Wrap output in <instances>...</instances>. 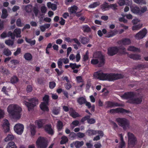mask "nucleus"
Here are the masks:
<instances>
[{
  "instance_id": "4468645a",
  "label": "nucleus",
  "mask_w": 148,
  "mask_h": 148,
  "mask_svg": "<svg viewBox=\"0 0 148 148\" xmlns=\"http://www.w3.org/2000/svg\"><path fill=\"white\" fill-rule=\"evenodd\" d=\"M105 105L106 108L114 107L115 106H123V105L121 104H120L118 103L111 102L110 101H108L105 102Z\"/></svg>"
},
{
  "instance_id": "1a4fd4ad",
  "label": "nucleus",
  "mask_w": 148,
  "mask_h": 148,
  "mask_svg": "<svg viewBox=\"0 0 148 148\" xmlns=\"http://www.w3.org/2000/svg\"><path fill=\"white\" fill-rule=\"evenodd\" d=\"M37 146L38 148H46L47 145L45 139L43 137H39L36 141Z\"/></svg>"
},
{
  "instance_id": "72a5a7b5",
  "label": "nucleus",
  "mask_w": 148,
  "mask_h": 148,
  "mask_svg": "<svg viewBox=\"0 0 148 148\" xmlns=\"http://www.w3.org/2000/svg\"><path fill=\"white\" fill-rule=\"evenodd\" d=\"M61 140L60 142V143L61 145L64 144L68 142V139L67 137L66 136H63L61 138Z\"/></svg>"
},
{
  "instance_id": "774afa93",
  "label": "nucleus",
  "mask_w": 148,
  "mask_h": 148,
  "mask_svg": "<svg viewBox=\"0 0 148 148\" xmlns=\"http://www.w3.org/2000/svg\"><path fill=\"white\" fill-rule=\"evenodd\" d=\"M10 62L12 64L15 65L18 64L19 63V61L17 60H12L10 61Z\"/></svg>"
},
{
  "instance_id": "49530a36",
  "label": "nucleus",
  "mask_w": 148,
  "mask_h": 148,
  "mask_svg": "<svg viewBox=\"0 0 148 148\" xmlns=\"http://www.w3.org/2000/svg\"><path fill=\"white\" fill-rule=\"evenodd\" d=\"M18 81L17 77L16 76H14L10 79V81L12 84H14L17 82Z\"/></svg>"
},
{
  "instance_id": "c9c22d12",
  "label": "nucleus",
  "mask_w": 148,
  "mask_h": 148,
  "mask_svg": "<svg viewBox=\"0 0 148 148\" xmlns=\"http://www.w3.org/2000/svg\"><path fill=\"white\" fill-rule=\"evenodd\" d=\"M100 3L99 1L93 3L90 5L88 7L91 8H93L99 5Z\"/></svg>"
},
{
  "instance_id": "cd10ccee",
  "label": "nucleus",
  "mask_w": 148,
  "mask_h": 148,
  "mask_svg": "<svg viewBox=\"0 0 148 148\" xmlns=\"http://www.w3.org/2000/svg\"><path fill=\"white\" fill-rule=\"evenodd\" d=\"M121 44L126 45L130 44L131 43L130 40L128 38H125L123 39L121 41Z\"/></svg>"
},
{
  "instance_id": "f257e3e1",
  "label": "nucleus",
  "mask_w": 148,
  "mask_h": 148,
  "mask_svg": "<svg viewBox=\"0 0 148 148\" xmlns=\"http://www.w3.org/2000/svg\"><path fill=\"white\" fill-rule=\"evenodd\" d=\"M94 77L101 80L113 81L123 78V76L121 74L104 73L101 71L95 72L93 75Z\"/></svg>"
},
{
  "instance_id": "4d7b16f0",
  "label": "nucleus",
  "mask_w": 148,
  "mask_h": 148,
  "mask_svg": "<svg viewBox=\"0 0 148 148\" xmlns=\"http://www.w3.org/2000/svg\"><path fill=\"white\" fill-rule=\"evenodd\" d=\"M122 16H123V17L119 18V21L120 22H123L125 23H127V21L125 18V15L122 14Z\"/></svg>"
},
{
  "instance_id": "69168bd1",
  "label": "nucleus",
  "mask_w": 148,
  "mask_h": 148,
  "mask_svg": "<svg viewBox=\"0 0 148 148\" xmlns=\"http://www.w3.org/2000/svg\"><path fill=\"white\" fill-rule=\"evenodd\" d=\"M118 4L119 5L121 6L125 5V0H119L118 2Z\"/></svg>"
},
{
  "instance_id": "a18cd8bd",
  "label": "nucleus",
  "mask_w": 148,
  "mask_h": 148,
  "mask_svg": "<svg viewBox=\"0 0 148 148\" xmlns=\"http://www.w3.org/2000/svg\"><path fill=\"white\" fill-rule=\"evenodd\" d=\"M77 101L79 104L81 105L85 103L86 100L83 97H81L78 98Z\"/></svg>"
},
{
  "instance_id": "79ce46f5",
  "label": "nucleus",
  "mask_w": 148,
  "mask_h": 148,
  "mask_svg": "<svg viewBox=\"0 0 148 148\" xmlns=\"http://www.w3.org/2000/svg\"><path fill=\"white\" fill-rule=\"evenodd\" d=\"M128 57L134 60H138L140 58V56L137 55L130 54L128 55Z\"/></svg>"
},
{
  "instance_id": "423d86ee",
  "label": "nucleus",
  "mask_w": 148,
  "mask_h": 148,
  "mask_svg": "<svg viewBox=\"0 0 148 148\" xmlns=\"http://www.w3.org/2000/svg\"><path fill=\"white\" fill-rule=\"evenodd\" d=\"M118 125L126 130L130 128V123L128 120L125 118H119L116 119Z\"/></svg>"
},
{
  "instance_id": "6e6d98bb",
  "label": "nucleus",
  "mask_w": 148,
  "mask_h": 148,
  "mask_svg": "<svg viewBox=\"0 0 148 148\" xmlns=\"http://www.w3.org/2000/svg\"><path fill=\"white\" fill-rule=\"evenodd\" d=\"M63 61L62 58H60L59 59L58 61V67L60 68H62V65Z\"/></svg>"
},
{
  "instance_id": "c756f323",
  "label": "nucleus",
  "mask_w": 148,
  "mask_h": 148,
  "mask_svg": "<svg viewBox=\"0 0 148 148\" xmlns=\"http://www.w3.org/2000/svg\"><path fill=\"white\" fill-rule=\"evenodd\" d=\"M127 50L130 51H136L138 52L140 51V50L139 49L133 46H130L128 47L127 49Z\"/></svg>"
},
{
  "instance_id": "6e6552de",
  "label": "nucleus",
  "mask_w": 148,
  "mask_h": 148,
  "mask_svg": "<svg viewBox=\"0 0 148 148\" xmlns=\"http://www.w3.org/2000/svg\"><path fill=\"white\" fill-rule=\"evenodd\" d=\"M21 29L20 28H17L14 30L13 33L11 31L9 32L8 33V36H10L12 39H14L15 36L16 38H21Z\"/></svg>"
},
{
  "instance_id": "2f4dec72",
  "label": "nucleus",
  "mask_w": 148,
  "mask_h": 148,
  "mask_svg": "<svg viewBox=\"0 0 148 148\" xmlns=\"http://www.w3.org/2000/svg\"><path fill=\"white\" fill-rule=\"evenodd\" d=\"M24 7V10L27 13L30 12L32 9V6L30 5H28L25 6H23V8Z\"/></svg>"
},
{
  "instance_id": "c85d7f7f",
  "label": "nucleus",
  "mask_w": 148,
  "mask_h": 148,
  "mask_svg": "<svg viewBox=\"0 0 148 148\" xmlns=\"http://www.w3.org/2000/svg\"><path fill=\"white\" fill-rule=\"evenodd\" d=\"M24 58L25 60L28 61H30L32 59V56L30 53H27L24 54Z\"/></svg>"
},
{
  "instance_id": "603ef678",
  "label": "nucleus",
  "mask_w": 148,
  "mask_h": 148,
  "mask_svg": "<svg viewBox=\"0 0 148 148\" xmlns=\"http://www.w3.org/2000/svg\"><path fill=\"white\" fill-rule=\"evenodd\" d=\"M71 66L70 67L73 69H74L75 68H78L79 67L81 66L80 65H77L76 64H73L70 63Z\"/></svg>"
},
{
  "instance_id": "680f3d73",
  "label": "nucleus",
  "mask_w": 148,
  "mask_h": 148,
  "mask_svg": "<svg viewBox=\"0 0 148 148\" xmlns=\"http://www.w3.org/2000/svg\"><path fill=\"white\" fill-rule=\"evenodd\" d=\"M16 24L17 26L18 27H21L23 26V25L21 22V20L20 18H18L17 20Z\"/></svg>"
},
{
  "instance_id": "7c9ffc66",
  "label": "nucleus",
  "mask_w": 148,
  "mask_h": 148,
  "mask_svg": "<svg viewBox=\"0 0 148 148\" xmlns=\"http://www.w3.org/2000/svg\"><path fill=\"white\" fill-rule=\"evenodd\" d=\"M74 143L75 146L76 148H79L83 145L84 143L83 141H77L74 142Z\"/></svg>"
},
{
  "instance_id": "aec40b11",
  "label": "nucleus",
  "mask_w": 148,
  "mask_h": 148,
  "mask_svg": "<svg viewBox=\"0 0 148 148\" xmlns=\"http://www.w3.org/2000/svg\"><path fill=\"white\" fill-rule=\"evenodd\" d=\"M45 129L46 131L49 134H52L53 133V131L51 125H46L45 127Z\"/></svg>"
},
{
  "instance_id": "f3484780",
  "label": "nucleus",
  "mask_w": 148,
  "mask_h": 148,
  "mask_svg": "<svg viewBox=\"0 0 148 148\" xmlns=\"http://www.w3.org/2000/svg\"><path fill=\"white\" fill-rule=\"evenodd\" d=\"M36 128V126L34 125H30L28 127V130L30 132L31 135L32 136H34L35 134Z\"/></svg>"
},
{
  "instance_id": "39448f33",
  "label": "nucleus",
  "mask_w": 148,
  "mask_h": 148,
  "mask_svg": "<svg viewBox=\"0 0 148 148\" xmlns=\"http://www.w3.org/2000/svg\"><path fill=\"white\" fill-rule=\"evenodd\" d=\"M93 57V59L90 62L92 64H98L99 67H101L104 64L105 60L103 56L100 52H97L94 53Z\"/></svg>"
},
{
  "instance_id": "6ab92c4d",
  "label": "nucleus",
  "mask_w": 148,
  "mask_h": 148,
  "mask_svg": "<svg viewBox=\"0 0 148 148\" xmlns=\"http://www.w3.org/2000/svg\"><path fill=\"white\" fill-rule=\"evenodd\" d=\"M78 9V7L75 5L71 6V7L69 8L68 10L70 14H75L76 13Z\"/></svg>"
},
{
  "instance_id": "ddd939ff",
  "label": "nucleus",
  "mask_w": 148,
  "mask_h": 148,
  "mask_svg": "<svg viewBox=\"0 0 148 148\" xmlns=\"http://www.w3.org/2000/svg\"><path fill=\"white\" fill-rule=\"evenodd\" d=\"M147 33V30L143 29L136 34L135 36V38L138 40L142 39L145 36Z\"/></svg>"
},
{
  "instance_id": "4c0bfd02",
  "label": "nucleus",
  "mask_w": 148,
  "mask_h": 148,
  "mask_svg": "<svg viewBox=\"0 0 148 148\" xmlns=\"http://www.w3.org/2000/svg\"><path fill=\"white\" fill-rule=\"evenodd\" d=\"M3 53L4 55L6 56H10L12 54L11 51L8 48H5L3 51Z\"/></svg>"
},
{
  "instance_id": "2eb2a0df",
  "label": "nucleus",
  "mask_w": 148,
  "mask_h": 148,
  "mask_svg": "<svg viewBox=\"0 0 148 148\" xmlns=\"http://www.w3.org/2000/svg\"><path fill=\"white\" fill-rule=\"evenodd\" d=\"M2 126L4 129L5 132L9 131L10 130L9 124L8 121L6 119L3 121L2 124Z\"/></svg>"
},
{
  "instance_id": "0e129e2a",
  "label": "nucleus",
  "mask_w": 148,
  "mask_h": 148,
  "mask_svg": "<svg viewBox=\"0 0 148 148\" xmlns=\"http://www.w3.org/2000/svg\"><path fill=\"white\" fill-rule=\"evenodd\" d=\"M21 52V49L20 48L18 47L16 49V50L14 53L15 56H16L20 53Z\"/></svg>"
},
{
  "instance_id": "864d4df0",
  "label": "nucleus",
  "mask_w": 148,
  "mask_h": 148,
  "mask_svg": "<svg viewBox=\"0 0 148 148\" xmlns=\"http://www.w3.org/2000/svg\"><path fill=\"white\" fill-rule=\"evenodd\" d=\"M134 1L137 4H146V2L145 0H134Z\"/></svg>"
},
{
  "instance_id": "5701e85b",
  "label": "nucleus",
  "mask_w": 148,
  "mask_h": 148,
  "mask_svg": "<svg viewBox=\"0 0 148 148\" xmlns=\"http://www.w3.org/2000/svg\"><path fill=\"white\" fill-rule=\"evenodd\" d=\"M69 112L70 115L74 118H75L79 116V115L78 114V113L72 109H71L70 110Z\"/></svg>"
},
{
  "instance_id": "20e7f679",
  "label": "nucleus",
  "mask_w": 148,
  "mask_h": 148,
  "mask_svg": "<svg viewBox=\"0 0 148 148\" xmlns=\"http://www.w3.org/2000/svg\"><path fill=\"white\" fill-rule=\"evenodd\" d=\"M22 99L23 104L27 107L29 111L33 110L34 107L38 104V101L35 98L27 99V97L23 96Z\"/></svg>"
},
{
  "instance_id": "bb28decb",
  "label": "nucleus",
  "mask_w": 148,
  "mask_h": 148,
  "mask_svg": "<svg viewBox=\"0 0 148 148\" xmlns=\"http://www.w3.org/2000/svg\"><path fill=\"white\" fill-rule=\"evenodd\" d=\"M7 11L6 9H3L2 10L1 18L3 19L6 18L8 16Z\"/></svg>"
},
{
  "instance_id": "338daca9",
  "label": "nucleus",
  "mask_w": 148,
  "mask_h": 148,
  "mask_svg": "<svg viewBox=\"0 0 148 148\" xmlns=\"http://www.w3.org/2000/svg\"><path fill=\"white\" fill-rule=\"evenodd\" d=\"M56 83L54 82H50L49 84V87L51 89L53 88L56 86Z\"/></svg>"
},
{
  "instance_id": "052dcab7",
  "label": "nucleus",
  "mask_w": 148,
  "mask_h": 148,
  "mask_svg": "<svg viewBox=\"0 0 148 148\" xmlns=\"http://www.w3.org/2000/svg\"><path fill=\"white\" fill-rule=\"evenodd\" d=\"M49 97L48 95H45L43 98V100L44 102L46 104H48Z\"/></svg>"
},
{
  "instance_id": "a19ab883",
  "label": "nucleus",
  "mask_w": 148,
  "mask_h": 148,
  "mask_svg": "<svg viewBox=\"0 0 148 148\" xmlns=\"http://www.w3.org/2000/svg\"><path fill=\"white\" fill-rule=\"evenodd\" d=\"M60 111V108L59 107H55L52 110V113L55 115H58Z\"/></svg>"
},
{
  "instance_id": "a878e982",
  "label": "nucleus",
  "mask_w": 148,
  "mask_h": 148,
  "mask_svg": "<svg viewBox=\"0 0 148 148\" xmlns=\"http://www.w3.org/2000/svg\"><path fill=\"white\" fill-rule=\"evenodd\" d=\"M6 148H17V147L14 142L11 141L7 144Z\"/></svg>"
},
{
  "instance_id": "bf43d9fd",
  "label": "nucleus",
  "mask_w": 148,
  "mask_h": 148,
  "mask_svg": "<svg viewBox=\"0 0 148 148\" xmlns=\"http://www.w3.org/2000/svg\"><path fill=\"white\" fill-rule=\"evenodd\" d=\"M77 136V134L74 132H72L70 133L69 136L71 139H74Z\"/></svg>"
},
{
  "instance_id": "a211bd4d",
  "label": "nucleus",
  "mask_w": 148,
  "mask_h": 148,
  "mask_svg": "<svg viewBox=\"0 0 148 148\" xmlns=\"http://www.w3.org/2000/svg\"><path fill=\"white\" fill-rule=\"evenodd\" d=\"M131 10L133 13L139 15V8L137 6H131L130 7Z\"/></svg>"
},
{
  "instance_id": "7ed1b4c3",
  "label": "nucleus",
  "mask_w": 148,
  "mask_h": 148,
  "mask_svg": "<svg viewBox=\"0 0 148 148\" xmlns=\"http://www.w3.org/2000/svg\"><path fill=\"white\" fill-rule=\"evenodd\" d=\"M123 99L128 100V102L131 103L138 104L140 103L142 101V98L138 97L133 92H129L125 93L121 96Z\"/></svg>"
},
{
  "instance_id": "37998d69",
  "label": "nucleus",
  "mask_w": 148,
  "mask_h": 148,
  "mask_svg": "<svg viewBox=\"0 0 148 148\" xmlns=\"http://www.w3.org/2000/svg\"><path fill=\"white\" fill-rule=\"evenodd\" d=\"M109 7L108 4L105 2L104 3L101 5V8L103 11L107 10L106 9Z\"/></svg>"
},
{
  "instance_id": "09e8293b",
  "label": "nucleus",
  "mask_w": 148,
  "mask_h": 148,
  "mask_svg": "<svg viewBox=\"0 0 148 148\" xmlns=\"http://www.w3.org/2000/svg\"><path fill=\"white\" fill-rule=\"evenodd\" d=\"M82 29L84 32H88L90 30L89 27L87 25L82 26Z\"/></svg>"
},
{
  "instance_id": "e2e57ef3",
  "label": "nucleus",
  "mask_w": 148,
  "mask_h": 148,
  "mask_svg": "<svg viewBox=\"0 0 148 148\" xmlns=\"http://www.w3.org/2000/svg\"><path fill=\"white\" fill-rule=\"evenodd\" d=\"M88 123L90 124L94 123L95 122V120L94 119H88Z\"/></svg>"
},
{
  "instance_id": "c03bdc74",
  "label": "nucleus",
  "mask_w": 148,
  "mask_h": 148,
  "mask_svg": "<svg viewBox=\"0 0 148 148\" xmlns=\"http://www.w3.org/2000/svg\"><path fill=\"white\" fill-rule=\"evenodd\" d=\"M142 25L141 24H139L137 25L133 26L132 27L133 30H137L140 29L142 27Z\"/></svg>"
},
{
  "instance_id": "473e14b6",
  "label": "nucleus",
  "mask_w": 148,
  "mask_h": 148,
  "mask_svg": "<svg viewBox=\"0 0 148 148\" xmlns=\"http://www.w3.org/2000/svg\"><path fill=\"white\" fill-rule=\"evenodd\" d=\"M79 40L82 44H86L88 42V39L87 38L82 36L79 37Z\"/></svg>"
},
{
  "instance_id": "9d476101",
  "label": "nucleus",
  "mask_w": 148,
  "mask_h": 148,
  "mask_svg": "<svg viewBox=\"0 0 148 148\" xmlns=\"http://www.w3.org/2000/svg\"><path fill=\"white\" fill-rule=\"evenodd\" d=\"M127 136L128 137V145L129 147L133 146L135 144L136 141L135 138L133 134L130 132H128Z\"/></svg>"
},
{
  "instance_id": "dca6fc26",
  "label": "nucleus",
  "mask_w": 148,
  "mask_h": 148,
  "mask_svg": "<svg viewBox=\"0 0 148 148\" xmlns=\"http://www.w3.org/2000/svg\"><path fill=\"white\" fill-rule=\"evenodd\" d=\"M69 58L70 60L73 61H75L76 58V62H78L80 59V56L79 53H78L75 56L73 54H71L69 57Z\"/></svg>"
},
{
  "instance_id": "5fc2aeb1",
  "label": "nucleus",
  "mask_w": 148,
  "mask_h": 148,
  "mask_svg": "<svg viewBox=\"0 0 148 148\" xmlns=\"http://www.w3.org/2000/svg\"><path fill=\"white\" fill-rule=\"evenodd\" d=\"M76 81L77 83H83L84 82V81L83 79L82 76H79L76 77Z\"/></svg>"
},
{
  "instance_id": "f03ea898",
  "label": "nucleus",
  "mask_w": 148,
  "mask_h": 148,
  "mask_svg": "<svg viewBox=\"0 0 148 148\" xmlns=\"http://www.w3.org/2000/svg\"><path fill=\"white\" fill-rule=\"evenodd\" d=\"M7 109L9 115L10 117L15 119H19L20 118L22 109L18 105L14 104H10Z\"/></svg>"
},
{
  "instance_id": "ea45409f",
  "label": "nucleus",
  "mask_w": 148,
  "mask_h": 148,
  "mask_svg": "<svg viewBox=\"0 0 148 148\" xmlns=\"http://www.w3.org/2000/svg\"><path fill=\"white\" fill-rule=\"evenodd\" d=\"M14 138V136L12 134H9L5 138V140L6 142H8L10 140H13Z\"/></svg>"
},
{
  "instance_id": "f8f14e48",
  "label": "nucleus",
  "mask_w": 148,
  "mask_h": 148,
  "mask_svg": "<svg viewBox=\"0 0 148 148\" xmlns=\"http://www.w3.org/2000/svg\"><path fill=\"white\" fill-rule=\"evenodd\" d=\"M108 113L114 114L116 113H129L130 112L123 108H118L116 109H112L108 111Z\"/></svg>"
},
{
  "instance_id": "0eeeda50",
  "label": "nucleus",
  "mask_w": 148,
  "mask_h": 148,
  "mask_svg": "<svg viewBox=\"0 0 148 148\" xmlns=\"http://www.w3.org/2000/svg\"><path fill=\"white\" fill-rule=\"evenodd\" d=\"M122 51V53H126V50L124 47L118 48L116 47H110L108 49V54L110 56H113L116 54L118 51Z\"/></svg>"
},
{
  "instance_id": "3c124183",
  "label": "nucleus",
  "mask_w": 148,
  "mask_h": 148,
  "mask_svg": "<svg viewBox=\"0 0 148 148\" xmlns=\"http://www.w3.org/2000/svg\"><path fill=\"white\" fill-rule=\"evenodd\" d=\"M116 34V32L114 31H111L108 33L106 37L108 38L112 37L115 35Z\"/></svg>"
},
{
  "instance_id": "9b49d317",
  "label": "nucleus",
  "mask_w": 148,
  "mask_h": 148,
  "mask_svg": "<svg viewBox=\"0 0 148 148\" xmlns=\"http://www.w3.org/2000/svg\"><path fill=\"white\" fill-rule=\"evenodd\" d=\"M24 128L23 125L20 123H18L15 125L14 127L15 132L18 135H21L23 133Z\"/></svg>"
},
{
  "instance_id": "b1692460",
  "label": "nucleus",
  "mask_w": 148,
  "mask_h": 148,
  "mask_svg": "<svg viewBox=\"0 0 148 148\" xmlns=\"http://www.w3.org/2000/svg\"><path fill=\"white\" fill-rule=\"evenodd\" d=\"M44 120L43 119H40L36 120L35 121V123L39 128H40L42 127L44 124Z\"/></svg>"
},
{
  "instance_id": "de8ad7c7",
  "label": "nucleus",
  "mask_w": 148,
  "mask_h": 148,
  "mask_svg": "<svg viewBox=\"0 0 148 148\" xmlns=\"http://www.w3.org/2000/svg\"><path fill=\"white\" fill-rule=\"evenodd\" d=\"M147 10V8L146 6H144L140 8V9H139V15L144 13L146 12Z\"/></svg>"
},
{
  "instance_id": "412c9836",
  "label": "nucleus",
  "mask_w": 148,
  "mask_h": 148,
  "mask_svg": "<svg viewBox=\"0 0 148 148\" xmlns=\"http://www.w3.org/2000/svg\"><path fill=\"white\" fill-rule=\"evenodd\" d=\"M119 136L120 138L121 142L120 143L119 148H124L125 147V143L123 141V136L122 134H120Z\"/></svg>"
},
{
  "instance_id": "58836bf2",
  "label": "nucleus",
  "mask_w": 148,
  "mask_h": 148,
  "mask_svg": "<svg viewBox=\"0 0 148 148\" xmlns=\"http://www.w3.org/2000/svg\"><path fill=\"white\" fill-rule=\"evenodd\" d=\"M25 40L27 42L29 43L31 46L34 45L36 43V41L35 40H32L30 39H28L27 37L25 38Z\"/></svg>"
},
{
  "instance_id": "393cba45",
  "label": "nucleus",
  "mask_w": 148,
  "mask_h": 148,
  "mask_svg": "<svg viewBox=\"0 0 148 148\" xmlns=\"http://www.w3.org/2000/svg\"><path fill=\"white\" fill-rule=\"evenodd\" d=\"M47 5L48 8L51 9L53 11L55 10L56 9V5L55 4L52 3L50 2L47 3Z\"/></svg>"
},
{
  "instance_id": "8fccbe9b",
  "label": "nucleus",
  "mask_w": 148,
  "mask_h": 148,
  "mask_svg": "<svg viewBox=\"0 0 148 148\" xmlns=\"http://www.w3.org/2000/svg\"><path fill=\"white\" fill-rule=\"evenodd\" d=\"M5 43L8 46H12L14 44V41L10 40H6Z\"/></svg>"
},
{
  "instance_id": "f704fd0d",
  "label": "nucleus",
  "mask_w": 148,
  "mask_h": 148,
  "mask_svg": "<svg viewBox=\"0 0 148 148\" xmlns=\"http://www.w3.org/2000/svg\"><path fill=\"white\" fill-rule=\"evenodd\" d=\"M86 133L89 136L95 135H96V130H88L87 131Z\"/></svg>"
},
{
  "instance_id": "13d9d810",
  "label": "nucleus",
  "mask_w": 148,
  "mask_h": 148,
  "mask_svg": "<svg viewBox=\"0 0 148 148\" xmlns=\"http://www.w3.org/2000/svg\"><path fill=\"white\" fill-rule=\"evenodd\" d=\"M47 8L45 6H42L40 8V10L42 13H45L47 11Z\"/></svg>"
},
{
  "instance_id": "4be33fe9",
  "label": "nucleus",
  "mask_w": 148,
  "mask_h": 148,
  "mask_svg": "<svg viewBox=\"0 0 148 148\" xmlns=\"http://www.w3.org/2000/svg\"><path fill=\"white\" fill-rule=\"evenodd\" d=\"M48 104L45 102L42 103L40 105L41 109L44 111H48L49 109L47 106Z\"/></svg>"
},
{
  "instance_id": "e433bc0d",
  "label": "nucleus",
  "mask_w": 148,
  "mask_h": 148,
  "mask_svg": "<svg viewBox=\"0 0 148 148\" xmlns=\"http://www.w3.org/2000/svg\"><path fill=\"white\" fill-rule=\"evenodd\" d=\"M63 127V124L62 122L60 121H58L57 123V127L58 131L61 130Z\"/></svg>"
}]
</instances>
